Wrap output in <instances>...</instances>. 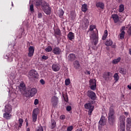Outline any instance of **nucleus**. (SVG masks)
<instances>
[{
  "label": "nucleus",
  "mask_w": 131,
  "mask_h": 131,
  "mask_svg": "<svg viewBox=\"0 0 131 131\" xmlns=\"http://www.w3.org/2000/svg\"><path fill=\"white\" fill-rule=\"evenodd\" d=\"M97 26L96 25H91L90 26L89 30L91 31L90 37L91 39H93L92 45H94V46H97V43H98V30L96 29ZM94 29H96V32L94 31Z\"/></svg>",
  "instance_id": "1"
},
{
  "label": "nucleus",
  "mask_w": 131,
  "mask_h": 131,
  "mask_svg": "<svg viewBox=\"0 0 131 131\" xmlns=\"http://www.w3.org/2000/svg\"><path fill=\"white\" fill-rule=\"evenodd\" d=\"M114 109H115V106L114 104H112L109 108L108 114V120L111 125H113L115 123V111Z\"/></svg>",
  "instance_id": "2"
},
{
  "label": "nucleus",
  "mask_w": 131,
  "mask_h": 131,
  "mask_svg": "<svg viewBox=\"0 0 131 131\" xmlns=\"http://www.w3.org/2000/svg\"><path fill=\"white\" fill-rule=\"evenodd\" d=\"M41 7L45 14H47V15H50L51 14V7H50V4L49 3L46 2V1H43L42 3Z\"/></svg>",
  "instance_id": "3"
},
{
  "label": "nucleus",
  "mask_w": 131,
  "mask_h": 131,
  "mask_svg": "<svg viewBox=\"0 0 131 131\" xmlns=\"http://www.w3.org/2000/svg\"><path fill=\"white\" fill-rule=\"evenodd\" d=\"M120 128L119 131H125V118L124 116L119 117Z\"/></svg>",
  "instance_id": "4"
},
{
  "label": "nucleus",
  "mask_w": 131,
  "mask_h": 131,
  "mask_svg": "<svg viewBox=\"0 0 131 131\" xmlns=\"http://www.w3.org/2000/svg\"><path fill=\"white\" fill-rule=\"evenodd\" d=\"M37 93V89L36 88H32L31 90H28L26 92V96L28 98V97H34L36 93Z\"/></svg>",
  "instance_id": "5"
},
{
  "label": "nucleus",
  "mask_w": 131,
  "mask_h": 131,
  "mask_svg": "<svg viewBox=\"0 0 131 131\" xmlns=\"http://www.w3.org/2000/svg\"><path fill=\"white\" fill-rule=\"evenodd\" d=\"M38 74H37V72L34 70H31L30 71L28 74V77L31 80L32 79H34V78H37Z\"/></svg>",
  "instance_id": "6"
},
{
  "label": "nucleus",
  "mask_w": 131,
  "mask_h": 131,
  "mask_svg": "<svg viewBox=\"0 0 131 131\" xmlns=\"http://www.w3.org/2000/svg\"><path fill=\"white\" fill-rule=\"evenodd\" d=\"M39 112V110L38 108H36L33 110L32 115V118L33 122H36L37 120V115H38V113Z\"/></svg>",
  "instance_id": "7"
},
{
  "label": "nucleus",
  "mask_w": 131,
  "mask_h": 131,
  "mask_svg": "<svg viewBox=\"0 0 131 131\" xmlns=\"http://www.w3.org/2000/svg\"><path fill=\"white\" fill-rule=\"evenodd\" d=\"M90 88L92 91H95L97 89V81L96 79H90L89 81Z\"/></svg>",
  "instance_id": "8"
},
{
  "label": "nucleus",
  "mask_w": 131,
  "mask_h": 131,
  "mask_svg": "<svg viewBox=\"0 0 131 131\" xmlns=\"http://www.w3.org/2000/svg\"><path fill=\"white\" fill-rule=\"evenodd\" d=\"M87 96L89 97V98L91 99V100H93V101L96 100V93H95V92L93 91L89 90L87 92Z\"/></svg>",
  "instance_id": "9"
},
{
  "label": "nucleus",
  "mask_w": 131,
  "mask_h": 131,
  "mask_svg": "<svg viewBox=\"0 0 131 131\" xmlns=\"http://www.w3.org/2000/svg\"><path fill=\"white\" fill-rule=\"evenodd\" d=\"M51 102L53 107H56L58 105V103H59V98L56 96H53L51 99Z\"/></svg>",
  "instance_id": "10"
},
{
  "label": "nucleus",
  "mask_w": 131,
  "mask_h": 131,
  "mask_svg": "<svg viewBox=\"0 0 131 131\" xmlns=\"http://www.w3.org/2000/svg\"><path fill=\"white\" fill-rule=\"evenodd\" d=\"M52 69L53 71L57 72V71H59L60 69H61V66H60V64H59L58 63H53L52 66Z\"/></svg>",
  "instance_id": "11"
},
{
  "label": "nucleus",
  "mask_w": 131,
  "mask_h": 131,
  "mask_svg": "<svg viewBox=\"0 0 131 131\" xmlns=\"http://www.w3.org/2000/svg\"><path fill=\"white\" fill-rule=\"evenodd\" d=\"M29 53H28V57H33L34 55V47L33 46H30L28 49Z\"/></svg>",
  "instance_id": "12"
},
{
  "label": "nucleus",
  "mask_w": 131,
  "mask_h": 131,
  "mask_svg": "<svg viewBox=\"0 0 131 131\" xmlns=\"http://www.w3.org/2000/svg\"><path fill=\"white\" fill-rule=\"evenodd\" d=\"M89 23L90 21H89V19L85 18L82 25V29L83 30H85V29H86V28H88V27H89Z\"/></svg>",
  "instance_id": "13"
},
{
  "label": "nucleus",
  "mask_w": 131,
  "mask_h": 131,
  "mask_svg": "<svg viewBox=\"0 0 131 131\" xmlns=\"http://www.w3.org/2000/svg\"><path fill=\"white\" fill-rule=\"evenodd\" d=\"M111 76H112V73L111 72H106L103 73L102 77L105 80H109Z\"/></svg>",
  "instance_id": "14"
},
{
  "label": "nucleus",
  "mask_w": 131,
  "mask_h": 131,
  "mask_svg": "<svg viewBox=\"0 0 131 131\" xmlns=\"http://www.w3.org/2000/svg\"><path fill=\"white\" fill-rule=\"evenodd\" d=\"M96 7H97L98 9L104 10V9H105V4L102 2H99L96 3Z\"/></svg>",
  "instance_id": "15"
},
{
  "label": "nucleus",
  "mask_w": 131,
  "mask_h": 131,
  "mask_svg": "<svg viewBox=\"0 0 131 131\" xmlns=\"http://www.w3.org/2000/svg\"><path fill=\"white\" fill-rule=\"evenodd\" d=\"M62 35V33H61V30L60 29L57 28L54 30V36L58 39L59 38V37L58 36H61Z\"/></svg>",
  "instance_id": "16"
},
{
  "label": "nucleus",
  "mask_w": 131,
  "mask_h": 131,
  "mask_svg": "<svg viewBox=\"0 0 131 131\" xmlns=\"http://www.w3.org/2000/svg\"><path fill=\"white\" fill-rule=\"evenodd\" d=\"M61 52V49L59 47H55L52 50V52L54 55H60Z\"/></svg>",
  "instance_id": "17"
},
{
  "label": "nucleus",
  "mask_w": 131,
  "mask_h": 131,
  "mask_svg": "<svg viewBox=\"0 0 131 131\" xmlns=\"http://www.w3.org/2000/svg\"><path fill=\"white\" fill-rule=\"evenodd\" d=\"M92 104H94V101H90L89 103L85 104L84 105L85 109H92L93 107L94 108Z\"/></svg>",
  "instance_id": "18"
},
{
  "label": "nucleus",
  "mask_w": 131,
  "mask_h": 131,
  "mask_svg": "<svg viewBox=\"0 0 131 131\" xmlns=\"http://www.w3.org/2000/svg\"><path fill=\"white\" fill-rule=\"evenodd\" d=\"M126 129L127 130H129L130 129V126H131V118H127L126 119Z\"/></svg>",
  "instance_id": "19"
},
{
  "label": "nucleus",
  "mask_w": 131,
  "mask_h": 131,
  "mask_svg": "<svg viewBox=\"0 0 131 131\" xmlns=\"http://www.w3.org/2000/svg\"><path fill=\"white\" fill-rule=\"evenodd\" d=\"M76 59V56H75V54L73 53H71L68 56V60L71 62H73V61H74V60H75Z\"/></svg>",
  "instance_id": "20"
},
{
  "label": "nucleus",
  "mask_w": 131,
  "mask_h": 131,
  "mask_svg": "<svg viewBox=\"0 0 131 131\" xmlns=\"http://www.w3.org/2000/svg\"><path fill=\"white\" fill-rule=\"evenodd\" d=\"M5 59H7L8 62H12L13 59H14V56H13V54L12 53H10V54H7L5 56Z\"/></svg>",
  "instance_id": "21"
},
{
  "label": "nucleus",
  "mask_w": 131,
  "mask_h": 131,
  "mask_svg": "<svg viewBox=\"0 0 131 131\" xmlns=\"http://www.w3.org/2000/svg\"><path fill=\"white\" fill-rule=\"evenodd\" d=\"M50 128L51 129H54L55 127H56V121L54 119H51L50 125H49Z\"/></svg>",
  "instance_id": "22"
},
{
  "label": "nucleus",
  "mask_w": 131,
  "mask_h": 131,
  "mask_svg": "<svg viewBox=\"0 0 131 131\" xmlns=\"http://www.w3.org/2000/svg\"><path fill=\"white\" fill-rule=\"evenodd\" d=\"M112 18L113 19L114 23H117V22L119 21V16L116 14H113Z\"/></svg>",
  "instance_id": "23"
},
{
  "label": "nucleus",
  "mask_w": 131,
  "mask_h": 131,
  "mask_svg": "<svg viewBox=\"0 0 131 131\" xmlns=\"http://www.w3.org/2000/svg\"><path fill=\"white\" fill-rule=\"evenodd\" d=\"M73 66L75 69H79V68H80V63H79L78 60H75L73 62Z\"/></svg>",
  "instance_id": "24"
},
{
  "label": "nucleus",
  "mask_w": 131,
  "mask_h": 131,
  "mask_svg": "<svg viewBox=\"0 0 131 131\" xmlns=\"http://www.w3.org/2000/svg\"><path fill=\"white\" fill-rule=\"evenodd\" d=\"M4 112L7 113H11L12 112V106L10 105H6Z\"/></svg>",
  "instance_id": "25"
},
{
  "label": "nucleus",
  "mask_w": 131,
  "mask_h": 131,
  "mask_svg": "<svg viewBox=\"0 0 131 131\" xmlns=\"http://www.w3.org/2000/svg\"><path fill=\"white\" fill-rule=\"evenodd\" d=\"M68 37L70 40L74 39V33H73L72 32H70L68 34Z\"/></svg>",
  "instance_id": "26"
},
{
  "label": "nucleus",
  "mask_w": 131,
  "mask_h": 131,
  "mask_svg": "<svg viewBox=\"0 0 131 131\" xmlns=\"http://www.w3.org/2000/svg\"><path fill=\"white\" fill-rule=\"evenodd\" d=\"M18 88L20 91H25L26 90V86L25 83H21L18 86Z\"/></svg>",
  "instance_id": "27"
},
{
  "label": "nucleus",
  "mask_w": 131,
  "mask_h": 131,
  "mask_svg": "<svg viewBox=\"0 0 131 131\" xmlns=\"http://www.w3.org/2000/svg\"><path fill=\"white\" fill-rule=\"evenodd\" d=\"M23 122H24V120L22 118H19L18 120V129H20L21 127H22V125L23 124Z\"/></svg>",
  "instance_id": "28"
},
{
  "label": "nucleus",
  "mask_w": 131,
  "mask_h": 131,
  "mask_svg": "<svg viewBox=\"0 0 131 131\" xmlns=\"http://www.w3.org/2000/svg\"><path fill=\"white\" fill-rule=\"evenodd\" d=\"M82 11L85 13L88 11V5L86 4H84L82 5Z\"/></svg>",
  "instance_id": "29"
},
{
  "label": "nucleus",
  "mask_w": 131,
  "mask_h": 131,
  "mask_svg": "<svg viewBox=\"0 0 131 131\" xmlns=\"http://www.w3.org/2000/svg\"><path fill=\"white\" fill-rule=\"evenodd\" d=\"M107 36H108V31H107V30H105L102 36V40H105V39L107 38Z\"/></svg>",
  "instance_id": "30"
},
{
  "label": "nucleus",
  "mask_w": 131,
  "mask_h": 131,
  "mask_svg": "<svg viewBox=\"0 0 131 131\" xmlns=\"http://www.w3.org/2000/svg\"><path fill=\"white\" fill-rule=\"evenodd\" d=\"M121 60V58L118 57V58L113 60L112 63L113 64H118V63H119V62H120Z\"/></svg>",
  "instance_id": "31"
},
{
  "label": "nucleus",
  "mask_w": 131,
  "mask_h": 131,
  "mask_svg": "<svg viewBox=\"0 0 131 131\" xmlns=\"http://www.w3.org/2000/svg\"><path fill=\"white\" fill-rule=\"evenodd\" d=\"M112 45H113V41H112V40L109 39L106 40L105 46H107V47H110V46H112Z\"/></svg>",
  "instance_id": "32"
},
{
  "label": "nucleus",
  "mask_w": 131,
  "mask_h": 131,
  "mask_svg": "<svg viewBox=\"0 0 131 131\" xmlns=\"http://www.w3.org/2000/svg\"><path fill=\"white\" fill-rule=\"evenodd\" d=\"M124 11V5L121 4L119 6V12L120 13H122Z\"/></svg>",
  "instance_id": "33"
},
{
  "label": "nucleus",
  "mask_w": 131,
  "mask_h": 131,
  "mask_svg": "<svg viewBox=\"0 0 131 131\" xmlns=\"http://www.w3.org/2000/svg\"><path fill=\"white\" fill-rule=\"evenodd\" d=\"M3 117L5 118L6 119H10V113H5L3 115Z\"/></svg>",
  "instance_id": "34"
},
{
  "label": "nucleus",
  "mask_w": 131,
  "mask_h": 131,
  "mask_svg": "<svg viewBox=\"0 0 131 131\" xmlns=\"http://www.w3.org/2000/svg\"><path fill=\"white\" fill-rule=\"evenodd\" d=\"M125 34V32H124V31H122L121 33H120V35H119L120 39H124Z\"/></svg>",
  "instance_id": "35"
},
{
  "label": "nucleus",
  "mask_w": 131,
  "mask_h": 131,
  "mask_svg": "<svg viewBox=\"0 0 131 131\" xmlns=\"http://www.w3.org/2000/svg\"><path fill=\"white\" fill-rule=\"evenodd\" d=\"M114 78L115 80V82H117L118 80H119V75L118 73H115L114 75Z\"/></svg>",
  "instance_id": "36"
},
{
  "label": "nucleus",
  "mask_w": 131,
  "mask_h": 131,
  "mask_svg": "<svg viewBox=\"0 0 131 131\" xmlns=\"http://www.w3.org/2000/svg\"><path fill=\"white\" fill-rule=\"evenodd\" d=\"M45 51L46 52H52V51H53V48H52V47L49 46L45 49Z\"/></svg>",
  "instance_id": "37"
},
{
  "label": "nucleus",
  "mask_w": 131,
  "mask_h": 131,
  "mask_svg": "<svg viewBox=\"0 0 131 131\" xmlns=\"http://www.w3.org/2000/svg\"><path fill=\"white\" fill-rule=\"evenodd\" d=\"M42 4V2H41V0H38L36 2L35 6H36V7H39L40 6H41Z\"/></svg>",
  "instance_id": "38"
},
{
  "label": "nucleus",
  "mask_w": 131,
  "mask_h": 131,
  "mask_svg": "<svg viewBox=\"0 0 131 131\" xmlns=\"http://www.w3.org/2000/svg\"><path fill=\"white\" fill-rule=\"evenodd\" d=\"M62 97L65 101V102H68V96L67 94H63Z\"/></svg>",
  "instance_id": "39"
},
{
  "label": "nucleus",
  "mask_w": 131,
  "mask_h": 131,
  "mask_svg": "<svg viewBox=\"0 0 131 131\" xmlns=\"http://www.w3.org/2000/svg\"><path fill=\"white\" fill-rule=\"evenodd\" d=\"M30 11L31 12V13H34L33 4H32L30 6Z\"/></svg>",
  "instance_id": "40"
},
{
  "label": "nucleus",
  "mask_w": 131,
  "mask_h": 131,
  "mask_svg": "<svg viewBox=\"0 0 131 131\" xmlns=\"http://www.w3.org/2000/svg\"><path fill=\"white\" fill-rule=\"evenodd\" d=\"M70 84V79H66L65 80V85H69Z\"/></svg>",
  "instance_id": "41"
},
{
  "label": "nucleus",
  "mask_w": 131,
  "mask_h": 131,
  "mask_svg": "<svg viewBox=\"0 0 131 131\" xmlns=\"http://www.w3.org/2000/svg\"><path fill=\"white\" fill-rule=\"evenodd\" d=\"M63 15H64V11H63V10H61L59 11V16L61 18L62 16H63Z\"/></svg>",
  "instance_id": "42"
},
{
  "label": "nucleus",
  "mask_w": 131,
  "mask_h": 131,
  "mask_svg": "<svg viewBox=\"0 0 131 131\" xmlns=\"http://www.w3.org/2000/svg\"><path fill=\"white\" fill-rule=\"evenodd\" d=\"M119 73H121V74H125V72L124 71V69L121 68H120Z\"/></svg>",
  "instance_id": "43"
},
{
  "label": "nucleus",
  "mask_w": 131,
  "mask_h": 131,
  "mask_svg": "<svg viewBox=\"0 0 131 131\" xmlns=\"http://www.w3.org/2000/svg\"><path fill=\"white\" fill-rule=\"evenodd\" d=\"M93 111H94V107H92V108L89 109V111L88 112L89 115H92V113H93Z\"/></svg>",
  "instance_id": "44"
},
{
  "label": "nucleus",
  "mask_w": 131,
  "mask_h": 131,
  "mask_svg": "<svg viewBox=\"0 0 131 131\" xmlns=\"http://www.w3.org/2000/svg\"><path fill=\"white\" fill-rule=\"evenodd\" d=\"M99 124L100 125H105V121H102V120H100L99 121Z\"/></svg>",
  "instance_id": "45"
},
{
  "label": "nucleus",
  "mask_w": 131,
  "mask_h": 131,
  "mask_svg": "<svg viewBox=\"0 0 131 131\" xmlns=\"http://www.w3.org/2000/svg\"><path fill=\"white\" fill-rule=\"evenodd\" d=\"M65 118H66V116H65V115H61L60 116V119H61V120H64Z\"/></svg>",
  "instance_id": "46"
},
{
  "label": "nucleus",
  "mask_w": 131,
  "mask_h": 131,
  "mask_svg": "<svg viewBox=\"0 0 131 131\" xmlns=\"http://www.w3.org/2000/svg\"><path fill=\"white\" fill-rule=\"evenodd\" d=\"M73 129V126H70L67 128V131H72Z\"/></svg>",
  "instance_id": "47"
},
{
  "label": "nucleus",
  "mask_w": 131,
  "mask_h": 131,
  "mask_svg": "<svg viewBox=\"0 0 131 131\" xmlns=\"http://www.w3.org/2000/svg\"><path fill=\"white\" fill-rule=\"evenodd\" d=\"M36 131H43V128L41 126L38 127Z\"/></svg>",
  "instance_id": "48"
},
{
  "label": "nucleus",
  "mask_w": 131,
  "mask_h": 131,
  "mask_svg": "<svg viewBox=\"0 0 131 131\" xmlns=\"http://www.w3.org/2000/svg\"><path fill=\"white\" fill-rule=\"evenodd\" d=\"M41 59L42 60H48V59H49V57L45 55H43L41 57Z\"/></svg>",
  "instance_id": "49"
},
{
  "label": "nucleus",
  "mask_w": 131,
  "mask_h": 131,
  "mask_svg": "<svg viewBox=\"0 0 131 131\" xmlns=\"http://www.w3.org/2000/svg\"><path fill=\"white\" fill-rule=\"evenodd\" d=\"M39 103V100L37 99H35L34 102V105H38Z\"/></svg>",
  "instance_id": "50"
},
{
  "label": "nucleus",
  "mask_w": 131,
  "mask_h": 131,
  "mask_svg": "<svg viewBox=\"0 0 131 131\" xmlns=\"http://www.w3.org/2000/svg\"><path fill=\"white\" fill-rule=\"evenodd\" d=\"M66 109H67V111L69 112V111H71L72 108H71V106H67Z\"/></svg>",
  "instance_id": "51"
},
{
  "label": "nucleus",
  "mask_w": 131,
  "mask_h": 131,
  "mask_svg": "<svg viewBox=\"0 0 131 131\" xmlns=\"http://www.w3.org/2000/svg\"><path fill=\"white\" fill-rule=\"evenodd\" d=\"M42 13L40 12H38V18H42Z\"/></svg>",
  "instance_id": "52"
},
{
  "label": "nucleus",
  "mask_w": 131,
  "mask_h": 131,
  "mask_svg": "<svg viewBox=\"0 0 131 131\" xmlns=\"http://www.w3.org/2000/svg\"><path fill=\"white\" fill-rule=\"evenodd\" d=\"M127 32L129 35H131V26L129 28Z\"/></svg>",
  "instance_id": "53"
},
{
  "label": "nucleus",
  "mask_w": 131,
  "mask_h": 131,
  "mask_svg": "<svg viewBox=\"0 0 131 131\" xmlns=\"http://www.w3.org/2000/svg\"><path fill=\"white\" fill-rule=\"evenodd\" d=\"M40 83H41L42 85L45 84V83H46V82H45V80L42 79H41L40 80Z\"/></svg>",
  "instance_id": "54"
},
{
  "label": "nucleus",
  "mask_w": 131,
  "mask_h": 131,
  "mask_svg": "<svg viewBox=\"0 0 131 131\" xmlns=\"http://www.w3.org/2000/svg\"><path fill=\"white\" fill-rule=\"evenodd\" d=\"M100 120H102V121H105V117L102 116L100 118Z\"/></svg>",
  "instance_id": "55"
},
{
  "label": "nucleus",
  "mask_w": 131,
  "mask_h": 131,
  "mask_svg": "<svg viewBox=\"0 0 131 131\" xmlns=\"http://www.w3.org/2000/svg\"><path fill=\"white\" fill-rule=\"evenodd\" d=\"M85 73L88 75H90V74H91V72H90L89 71H86Z\"/></svg>",
  "instance_id": "56"
},
{
  "label": "nucleus",
  "mask_w": 131,
  "mask_h": 131,
  "mask_svg": "<svg viewBox=\"0 0 131 131\" xmlns=\"http://www.w3.org/2000/svg\"><path fill=\"white\" fill-rule=\"evenodd\" d=\"M125 30V27H122V29H121V31H124Z\"/></svg>",
  "instance_id": "57"
},
{
  "label": "nucleus",
  "mask_w": 131,
  "mask_h": 131,
  "mask_svg": "<svg viewBox=\"0 0 131 131\" xmlns=\"http://www.w3.org/2000/svg\"><path fill=\"white\" fill-rule=\"evenodd\" d=\"M26 130L27 131H30V128L26 127Z\"/></svg>",
  "instance_id": "58"
},
{
  "label": "nucleus",
  "mask_w": 131,
  "mask_h": 131,
  "mask_svg": "<svg viewBox=\"0 0 131 131\" xmlns=\"http://www.w3.org/2000/svg\"><path fill=\"white\" fill-rule=\"evenodd\" d=\"M127 88L129 89V90H131V85H128Z\"/></svg>",
  "instance_id": "59"
},
{
  "label": "nucleus",
  "mask_w": 131,
  "mask_h": 131,
  "mask_svg": "<svg viewBox=\"0 0 131 131\" xmlns=\"http://www.w3.org/2000/svg\"><path fill=\"white\" fill-rule=\"evenodd\" d=\"M25 122L26 123L28 122V120L27 119H25Z\"/></svg>",
  "instance_id": "60"
},
{
  "label": "nucleus",
  "mask_w": 131,
  "mask_h": 131,
  "mask_svg": "<svg viewBox=\"0 0 131 131\" xmlns=\"http://www.w3.org/2000/svg\"><path fill=\"white\" fill-rule=\"evenodd\" d=\"M28 125H29V123H28V122H27L26 123V127H27V126H28Z\"/></svg>",
  "instance_id": "61"
},
{
  "label": "nucleus",
  "mask_w": 131,
  "mask_h": 131,
  "mask_svg": "<svg viewBox=\"0 0 131 131\" xmlns=\"http://www.w3.org/2000/svg\"><path fill=\"white\" fill-rule=\"evenodd\" d=\"M77 131H82V129L81 128L78 129Z\"/></svg>",
  "instance_id": "62"
},
{
  "label": "nucleus",
  "mask_w": 131,
  "mask_h": 131,
  "mask_svg": "<svg viewBox=\"0 0 131 131\" xmlns=\"http://www.w3.org/2000/svg\"><path fill=\"white\" fill-rule=\"evenodd\" d=\"M125 115H128V113H126L125 112Z\"/></svg>",
  "instance_id": "63"
}]
</instances>
